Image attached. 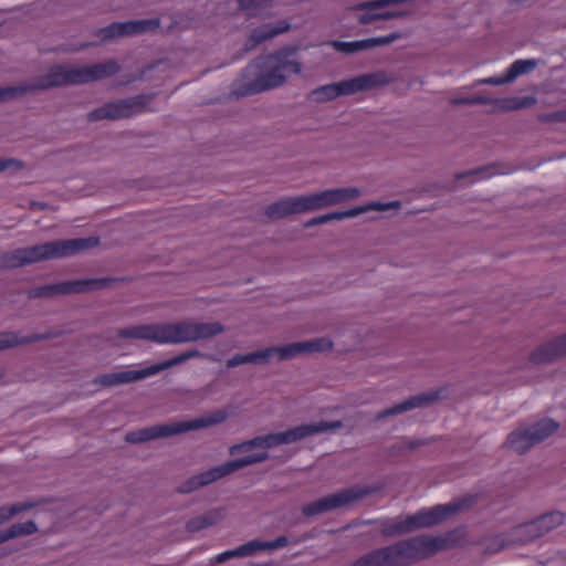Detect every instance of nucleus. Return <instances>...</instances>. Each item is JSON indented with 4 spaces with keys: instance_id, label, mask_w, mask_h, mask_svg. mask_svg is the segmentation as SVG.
I'll use <instances>...</instances> for the list:
<instances>
[{
    "instance_id": "nucleus-34",
    "label": "nucleus",
    "mask_w": 566,
    "mask_h": 566,
    "mask_svg": "<svg viewBox=\"0 0 566 566\" xmlns=\"http://www.w3.org/2000/svg\"><path fill=\"white\" fill-rule=\"evenodd\" d=\"M253 547L251 541L237 547L235 549L227 551L217 555L213 559L210 560V566H214L218 564H222L234 557H245L253 555Z\"/></svg>"
},
{
    "instance_id": "nucleus-9",
    "label": "nucleus",
    "mask_w": 566,
    "mask_h": 566,
    "mask_svg": "<svg viewBox=\"0 0 566 566\" xmlns=\"http://www.w3.org/2000/svg\"><path fill=\"white\" fill-rule=\"evenodd\" d=\"M381 489L382 485L343 489L339 492L325 495L304 504L301 507V513L306 518H313L340 507L350 506L354 502L379 492Z\"/></svg>"
},
{
    "instance_id": "nucleus-35",
    "label": "nucleus",
    "mask_w": 566,
    "mask_h": 566,
    "mask_svg": "<svg viewBox=\"0 0 566 566\" xmlns=\"http://www.w3.org/2000/svg\"><path fill=\"white\" fill-rule=\"evenodd\" d=\"M273 0H238L239 9L250 17H256L273 6Z\"/></svg>"
},
{
    "instance_id": "nucleus-18",
    "label": "nucleus",
    "mask_w": 566,
    "mask_h": 566,
    "mask_svg": "<svg viewBox=\"0 0 566 566\" xmlns=\"http://www.w3.org/2000/svg\"><path fill=\"white\" fill-rule=\"evenodd\" d=\"M147 377L145 368L138 370H123L95 376L92 384L98 388H113L124 384L135 382Z\"/></svg>"
},
{
    "instance_id": "nucleus-25",
    "label": "nucleus",
    "mask_w": 566,
    "mask_h": 566,
    "mask_svg": "<svg viewBox=\"0 0 566 566\" xmlns=\"http://www.w3.org/2000/svg\"><path fill=\"white\" fill-rule=\"evenodd\" d=\"M510 533L514 546H523L542 537L534 518L513 526Z\"/></svg>"
},
{
    "instance_id": "nucleus-26",
    "label": "nucleus",
    "mask_w": 566,
    "mask_h": 566,
    "mask_svg": "<svg viewBox=\"0 0 566 566\" xmlns=\"http://www.w3.org/2000/svg\"><path fill=\"white\" fill-rule=\"evenodd\" d=\"M203 354L200 353L198 349H189L184 353H180L179 355L174 356L170 359H167L165 361L148 366L145 368L147 377L156 375L160 371H164L166 369H169L171 367L181 365L186 363L189 359L202 357Z\"/></svg>"
},
{
    "instance_id": "nucleus-24",
    "label": "nucleus",
    "mask_w": 566,
    "mask_h": 566,
    "mask_svg": "<svg viewBox=\"0 0 566 566\" xmlns=\"http://www.w3.org/2000/svg\"><path fill=\"white\" fill-rule=\"evenodd\" d=\"M224 517L223 509H211L206 511L203 514L190 518L185 528L188 533H196L201 530L211 527L220 523Z\"/></svg>"
},
{
    "instance_id": "nucleus-31",
    "label": "nucleus",
    "mask_w": 566,
    "mask_h": 566,
    "mask_svg": "<svg viewBox=\"0 0 566 566\" xmlns=\"http://www.w3.org/2000/svg\"><path fill=\"white\" fill-rule=\"evenodd\" d=\"M284 346H272L261 350L253 352L252 365H268L272 359L276 358L279 361L286 360L282 356Z\"/></svg>"
},
{
    "instance_id": "nucleus-23",
    "label": "nucleus",
    "mask_w": 566,
    "mask_h": 566,
    "mask_svg": "<svg viewBox=\"0 0 566 566\" xmlns=\"http://www.w3.org/2000/svg\"><path fill=\"white\" fill-rule=\"evenodd\" d=\"M221 478V473L217 465L205 472L198 473L187 479L177 486L176 491L180 494H189L197 491L200 488L207 486L218 481Z\"/></svg>"
},
{
    "instance_id": "nucleus-53",
    "label": "nucleus",
    "mask_w": 566,
    "mask_h": 566,
    "mask_svg": "<svg viewBox=\"0 0 566 566\" xmlns=\"http://www.w3.org/2000/svg\"><path fill=\"white\" fill-rule=\"evenodd\" d=\"M457 189H458V186H457L455 182L448 184V185H442V184L436 182V184L430 185L426 190L427 191H429V190H444V191H448V192H452V191H455Z\"/></svg>"
},
{
    "instance_id": "nucleus-19",
    "label": "nucleus",
    "mask_w": 566,
    "mask_h": 566,
    "mask_svg": "<svg viewBox=\"0 0 566 566\" xmlns=\"http://www.w3.org/2000/svg\"><path fill=\"white\" fill-rule=\"evenodd\" d=\"M333 346L334 344L328 337H318L306 342L290 343L284 345L282 356L287 360L302 354L332 350Z\"/></svg>"
},
{
    "instance_id": "nucleus-46",
    "label": "nucleus",
    "mask_w": 566,
    "mask_h": 566,
    "mask_svg": "<svg viewBox=\"0 0 566 566\" xmlns=\"http://www.w3.org/2000/svg\"><path fill=\"white\" fill-rule=\"evenodd\" d=\"M49 502H50L49 500H41L39 503L28 501V502L13 504L11 506H8V509H9L10 516L12 518L15 514L29 511L39 504L49 503Z\"/></svg>"
},
{
    "instance_id": "nucleus-51",
    "label": "nucleus",
    "mask_w": 566,
    "mask_h": 566,
    "mask_svg": "<svg viewBox=\"0 0 566 566\" xmlns=\"http://www.w3.org/2000/svg\"><path fill=\"white\" fill-rule=\"evenodd\" d=\"M515 99V111L531 108L536 105L537 98L534 96H525V97H514Z\"/></svg>"
},
{
    "instance_id": "nucleus-11",
    "label": "nucleus",
    "mask_w": 566,
    "mask_h": 566,
    "mask_svg": "<svg viewBox=\"0 0 566 566\" xmlns=\"http://www.w3.org/2000/svg\"><path fill=\"white\" fill-rule=\"evenodd\" d=\"M344 427L343 421H319L317 423L301 424L291 428L284 432L269 433L259 437L261 441V449H270L281 444H290L301 441L310 436L326 432L328 430H337Z\"/></svg>"
},
{
    "instance_id": "nucleus-2",
    "label": "nucleus",
    "mask_w": 566,
    "mask_h": 566,
    "mask_svg": "<svg viewBox=\"0 0 566 566\" xmlns=\"http://www.w3.org/2000/svg\"><path fill=\"white\" fill-rule=\"evenodd\" d=\"M298 50V45H286L251 60L232 82L231 95L241 98L283 86L287 81V71L294 74L302 72V64L296 59Z\"/></svg>"
},
{
    "instance_id": "nucleus-54",
    "label": "nucleus",
    "mask_w": 566,
    "mask_h": 566,
    "mask_svg": "<svg viewBox=\"0 0 566 566\" xmlns=\"http://www.w3.org/2000/svg\"><path fill=\"white\" fill-rule=\"evenodd\" d=\"M405 451H407L406 442H399L390 446L387 452L389 457H395L402 454Z\"/></svg>"
},
{
    "instance_id": "nucleus-45",
    "label": "nucleus",
    "mask_w": 566,
    "mask_h": 566,
    "mask_svg": "<svg viewBox=\"0 0 566 566\" xmlns=\"http://www.w3.org/2000/svg\"><path fill=\"white\" fill-rule=\"evenodd\" d=\"M515 99L514 97H503V98H495L494 99V108L491 111V113L496 112H513L515 111Z\"/></svg>"
},
{
    "instance_id": "nucleus-29",
    "label": "nucleus",
    "mask_w": 566,
    "mask_h": 566,
    "mask_svg": "<svg viewBox=\"0 0 566 566\" xmlns=\"http://www.w3.org/2000/svg\"><path fill=\"white\" fill-rule=\"evenodd\" d=\"M96 35L101 39L102 42H107L119 38L133 36L129 21L113 22L105 28L99 29L96 32Z\"/></svg>"
},
{
    "instance_id": "nucleus-44",
    "label": "nucleus",
    "mask_w": 566,
    "mask_h": 566,
    "mask_svg": "<svg viewBox=\"0 0 566 566\" xmlns=\"http://www.w3.org/2000/svg\"><path fill=\"white\" fill-rule=\"evenodd\" d=\"M255 448H261V441H260L259 437H255L251 440H248L242 443L234 444V446L230 447L229 453L231 455H235L240 452H245V451H249V450L255 449Z\"/></svg>"
},
{
    "instance_id": "nucleus-41",
    "label": "nucleus",
    "mask_w": 566,
    "mask_h": 566,
    "mask_svg": "<svg viewBox=\"0 0 566 566\" xmlns=\"http://www.w3.org/2000/svg\"><path fill=\"white\" fill-rule=\"evenodd\" d=\"M329 46H332L337 52L344 53V54H354L360 51H364L363 49V42L359 41H353V42H343L338 40H331L327 42Z\"/></svg>"
},
{
    "instance_id": "nucleus-61",
    "label": "nucleus",
    "mask_w": 566,
    "mask_h": 566,
    "mask_svg": "<svg viewBox=\"0 0 566 566\" xmlns=\"http://www.w3.org/2000/svg\"><path fill=\"white\" fill-rule=\"evenodd\" d=\"M361 42H363L364 50H370V49L376 48L375 38L365 39V40H361Z\"/></svg>"
},
{
    "instance_id": "nucleus-57",
    "label": "nucleus",
    "mask_w": 566,
    "mask_h": 566,
    "mask_svg": "<svg viewBox=\"0 0 566 566\" xmlns=\"http://www.w3.org/2000/svg\"><path fill=\"white\" fill-rule=\"evenodd\" d=\"M452 105H473V97H458L451 99Z\"/></svg>"
},
{
    "instance_id": "nucleus-3",
    "label": "nucleus",
    "mask_w": 566,
    "mask_h": 566,
    "mask_svg": "<svg viewBox=\"0 0 566 566\" xmlns=\"http://www.w3.org/2000/svg\"><path fill=\"white\" fill-rule=\"evenodd\" d=\"M226 331L219 322L203 323L180 321L176 323H155L134 325L117 331L124 339H140L157 344H184L207 340Z\"/></svg>"
},
{
    "instance_id": "nucleus-50",
    "label": "nucleus",
    "mask_w": 566,
    "mask_h": 566,
    "mask_svg": "<svg viewBox=\"0 0 566 566\" xmlns=\"http://www.w3.org/2000/svg\"><path fill=\"white\" fill-rule=\"evenodd\" d=\"M499 168H503V170L501 171L502 174H507V172L513 170L512 167L505 166L502 163H493V164H490V165H486V166H482V167H479V168H475V169H471L470 171L472 172V176H474V175H479V174L485 172V171H488L490 169H499Z\"/></svg>"
},
{
    "instance_id": "nucleus-56",
    "label": "nucleus",
    "mask_w": 566,
    "mask_h": 566,
    "mask_svg": "<svg viewBox=\"0 0 566 566\" xmlns=\"http://www.w3.org/2000/svg\"><path fill=\"white\" fill-rule=\"evenodd\" d=\"M494 99L495 98L478 95V96L473 97V105H475V104H480V105L493 104L494 105Z\"/></svg>"
},
{
    "instance_id": "nucleus-48",
    "label": "nucleus",
    "mask_w": 566,
    "mask_h": 566,
    "mask_svg": "<svg viewBox=\"0 0 566 566\" xmlns=\"http://www.w3.org/2000/svg\"><path fill=\"white\" fill-rule=\"evenodd\" d=\"M538 120L543 123H566V109L541 114Z\"/></svg>"
},
{
    "instance_id": "nucleus-64",
    "label": "nucleus",
    "mask_w": 566,
    "mask_h": 566,
    "mask_svg": "<svg viewBox=\"0 0 566 566\" xmlns=\"http://www.w3.org/2000/svg\"><path fill=\"white\" fill-rule=\"evenodd\" d=\"M251 566H279L274 562L263 563V564H252Z\"/></svg>"
},
{
    "instance_id": "nucleus-4",
    "label": "nucleus",
    "mask_w": 566,
    "mask_h": 566,
    "mask_svg": "<svg viewBox=\"0 0 566 566\" xmlns=\"http://www.w3.org/2000/svg\"><path fill=\"white\" fill-rule=\"evenodd\" d=\"M99 237L57 239L30 247L18 248L0 254V271L24 268L39 262L64 259L94 249Z\"/></svg>"
},
{
    "instance_id": "nucleus-37",
    "label": "nucleus",
    "mask_w": 566,
    "mask_h": 566,
    "mask_svg": "<svg viewBox=\"0 0 566 566\" xmlns=\"http://www.w3.org/2000/svg\"><path fill=\"white\" fill-rule=\"evenodd\" d=\"M130 29L133 35L145 34L155 32L160 28V19H144V20H130Z\"/></svg>"
},
{
    "instance_id": "nucleus-28",
    "label": "nucleus",
    "mask_w": 566,
    "mask_h": 566,
    "mask_svg": "<svg viewBox=\"0 0 566 566\" xmlns=\"http://www.w3.org/2000/svg\"><path fill=\"white\" fill-rule=\"evenodd\" d=\"M301 199L304 213L333 207L327 189L319 192L301 195Z\"/></svg>"
},
{
    "instance_id": "nucleus-59",
    "label": "nucleus",
    "mask_w": 566,
    "mask_h": 566,
    "mask_svg": "<svg viewBox=\"0 0 566 566\" xmlns=\"http://www.w3.org/2000/svg\"><path fill=\"white\" fill-rule=\"evenodd\" d=\"M30 208L33 209V210L34 209L46 210V209H50L51 207L46 202L31 201L30 202Z\"/></svg>"
},
{
    "instance_id": "nucleus-13",
    "label": "nucleus",
    "mask_w": 566,
    "mask_h": 566,
    "mask_svg": "<svg viewBox=\"0 0 566 566\" xmlns=\"http://www.w3.org/2000/svg\"><path fill=\"white\" fill-rule=\"evenodd\" d=\"M400 207H401L400 201H390V202H386V203L374 201V202H369V203L360 206V207H355L349 210L333 211V212H328L323 216L314 217V218L307 220L304 223V227L311 228V227L321 226V224H324V223H327L331 221H338V220H343L346 218H354V217H357V216L368 212V211H387L390 209L398 210Z\"/></svg>"
},
{
    "instance_id": "nucleus-33",
    "label": "nucleus",
    "mask_w": 566,
    "mask_h": 566,
    "mask_svg": "<svg viewBox=\"0 0 566 566\" xmlns=\"http://www.w3.org/2000/svg\"><path fill=\"white\" fill-rule=\"evenodd\" d=\"M333 206L346 203L360 197L361 190L357 187L327 189Z\"/></svg>"
},
{
    "instance_id": "nucleus-6",
    "label": "nucleus",
    "mask_w": 566,
    "mask_h": 566,
    "mask_svg": "<svg viewBox=\"0 0 566 566\" xmlns=\"http://www.w3.org/2000/svg\"><path fill=\"white\" fill-rule=\"evenodd\" d=\"M478 501L476 495L465 496L444 505L422 510L405 520L384 521L380 534L384 537H396L412 533L420 528H429L441 524L450 517L471 509Z\"/></svg>"
},
{
    "instance_id": "nucleus-58",
    "label": "nucleus",
    "mask_w": 566,
    "mask_h": 566,
    "mask_svg": "<svg viewBox=\"0 0 566 566\" xmlns=\"http://www.w3.org/2000/svg\"><path fill=\"white\" fill-rule=\"evenodd\" d=\"M11 520L8 506H0V525Z\"/></svg>"
},
{
    "instance_id": "nucleus-14",
    "label": "nucleus",
    "mask_w": 566,
    "mask_h": 566,
    "mask_svg": "<svg viewBox=\"0 0 566 566\" xmlns=\"http://www.w3.org/2000/svg\"><path fill=\"white\" fill-rule=\"evenodd\" d=\"M394 80L385 71L366 73L338 82L340 95L347 96L388 85Z\"/></svg>"
},
{
    "instance_id": "nucleus-63",
    "label": "nucleus",
    "mask_w": 566,
    "mask_h": 566,
    "mask_svg": "<svg viewBox=\"0 0 566 566\" xmlns=\"http://www.w3.org/2000/svg\"><path fill=\"white\" fill-rule=\"evenodd\" d=\"M254 455H255V459H258V463H261L270 458L268 452H261V453H258Z\"/></svg>"
},
{
    "instance_id": "nucleus-8",
    "label": "nucleus",
    "mask_w": 566,
    "mask_h": 566,
    "mask_svg": "<svg viewBox=\"0 0 566 566\" xmlns=\"http://www.w3.org/2000/svg\"><path fill=\"white\" fill-rule=\"evenodd\" d=\"M558 429L559 423L551 418H543L530 424H520L509 433L503 448L523 455L554 436Z\"/></svg>"
},
{
    "instance_id": "nucleus-5",
    "label": "nucleus",
    "mask_w": 566,
    "mask_h": 566,
    "mask_svg": "<svg viewBox=\"0 0 566 566\" xmlns=\"http://www.w3.org/2000/svg\"><path fill=\"white\" fill-rule=\"evenodd\" d=\"M119 71L120 66L115 60L78 67L67 64H55L45 74L24 83L28 94L53 87L81 85L104 80L117 74Z\"/></svg>"
},
{
    "instance_id": "nucleus-39",
    "label": "nucleus",
    "mask_w": 566,
    "mask_h": 566,
    "mask_svg": "<svg viewBox=\"0 0 566 566\" xmlns=\"http://www.w3.org/2000/svg\"><path fill=\"white\" fill-rule=\"evenodd\" d=\"M27 336H18L14 332L0 333V350L27 345Z\"/></svg>"
},
{
    "instance_id": "nucleus-60",
    "label": "nucleus",
    "mask_w": 566,
    "mask_h": 566,
    "mask_svg": "<svg viewBox=\"0 0 566 566\" xmlns=\"http://www.w3.org/2000/svg\"><path fill=\"white\" fill-rule=\"evenodd\" d=\"M361 42H363L364 50H370V49L376 48L375 38L365 39V40H361Z\"/></svg>"
},
{
    "instance_id": "nucleus-20",
    "label": "nucleus",
    "mask_w": 566,
    "mask_h": 566,
    "mask_svg": "<svg viewBox=\"0 0 566 566\" xmlns=\"http://www.w3.org/2000/svg\"><path fill=\"white\" fill-rule=\"evenodd\" d=\"M291 30V24L287 20H281L276 23H268L263 24L259 28L252 30L249 40L244 46V51H250L254 49L256 45L261 44L264 41L271 40L279 34L289 32Z\"/></svg>"
},
{
    "instance_id": "nucleus-10",
    "label": "nucleus",
    "mask_w": 566,
    "mask_h": 566,
    "mask_svg": "<svg viewBox=\"0 0 566 566\" xmlns=\"http://www.w3.org/2000/svg\"><path fill=\"white\" fill-rule=\"evenodd\" d=\"M155 97V94H139L136 96L113 101L103 104L87 114V120H115L128 118L136 113L142 112Z\"/></svg>"
},
{
    "instance_id": "nucleus-40",
    "label": "nucleus",
    "mask_w": 566,
    "mask_h": 566,
    "mask_svg": "<svg viewBox=\"0 0 566 566\" xmlns=\"http://www.w3.org/2000/svg\"><path fill=\"white\" fill-rule=\"evenodd\" d=\"M25 94L27 90L24 82L15 86H0V103H7L17 99Z\"/></svg>"
},
{
    "instance_id": "nucleus-42",
    "label": "nucleus",
    "mask_w": 566,
    "mask_h": 566,
    "mask_svg": "<svg viewBox=\"0 0 566 566\" xmlns=\"http://www.w3.org/2000/svg\"><path fill=\"white\" fill-rule=\"evenodd\" d=\"M251 543H252L253 552L255 554L256 552H261V551H272V549L284 547L287 545L289 539L286 536L282 535V536H279L277 538H275L274 541L261 542V541L254 539V541H251Z\"/></svg>"
},
{
    "instance_id": "nucleus-62",
    "label": "nucleus",
    "mask_w": 566,
    "mask_h": 566,
    "mask_svg": "<svg viewBox=\"0 0 566 566\" xmlns=\"http://www.w3.org/2000/svg\"><path fill=\"white\" fill-rule=\"evenodd\" d=\"M472 176V172L470 170H467V171H462V172H457L454 175V180H462L464 178H468V177H471Z\"/></svg>"
},
{
    "instance_id": "nucleus-43",
    "label": "nucleus",
    "mask_w": 566,
    "mask_h": 566,
    "mask_svg": "<svg viewBox=\"0 0 566 566\" xmlns=\"http://www.w3.org/2000/svg\"><path fill=\"white\" fill-rule=\"evenodd\" d=\"M25 168V163L18 158L1 157L0 158V172L6 170L20 171Z\"/></svg>"
},
{
    "instance_id": "nucleus-1",
    "label": "nucleus",
    "mask_w": 566,
    "mask_h": 566,
    "mask_svg": "<svg viewBox=\"0 0 566 566\" xmlns=\"http://www.w3.org/2000/svg\"><path fill=\"white\" fill-rule=\"evenodd\" d=\"M465 536V527H457L440 536L423 534L408 537L360 555L352 566H412L455 547Z\"/></svg>"
},
{
    "instance_id": "nucleus-49",
    "label": "nucleus",
    "mask_w": 566,
    "mask_h": 566,
    "mask_svg": "<svg viewBox=\"0 0 566 566\" xmlns=\"http://www.w3.org/2000/svg\"><path fill=\"white\" fill-rule=\"evenodd\" d=\"M437 441H438V439L436 437L409 440L406 442L407 451L413 452L419 448L431 446Z\"/></svg>"
},
{
    "instance_id": "nucleus-27",
    "label": "nucleus",
    "mask_w": 566,
    "mask_h": 566,
    "mask_svg": "<svg viewBox=\"0 0 566 566\" xmlns=\"http://www.w3.org/2000/svg\"><path fill=\"white\" fill-rule=\"evenodd\" d=\"M59 295H69L67 281L59 282L55 284H46L27 291V297L30 300L54 298Z\"/></svg>"
},
{
    "instance_id": "nucleus-15",
    "label": "nucleus",
    "mask_w": 566,
    "mask_h": 566,
    "mask_svg": "<svg viewBox=\"0 0 566 566\" xmlns=\"http://www.w3.org/2000/svg\"><path fill=\"white\" fill-rule=\"evenodd\" d=\"M566 358V333L539 346L530 354L534 365H545Z\"/></svg>"
},
{
    "instance_id": "nucleus-32",
    "label": "nucleus",
    "mask_w": 566,
    "mask_h": 566,
    "mask_svg": "<svg viewBox=\"0 0 566 566\" xmlns=\"http://www.w3.org/2000/svg\"><path fill=\"white\" fill-rule=\"evenodd\" d=\"M342 96L338 82L319 86L313 90L308 97L316 103H325Z\"/></svg>"
},
{
    "instance_id": "nucleus-7",
    "label": "nucleus",
    "mask_w": 566,
    "mask_h": 566,
    "mask_svg": "<svg viewBox=\"0 0 566 566\" xmlns=\"http://www.w3.org/2000/svg\"><path fill=\"white\" fill-rule=\"evenodd\" d=\"M228 413L224 410H216L208 416H202L190 421L170 422L137 429L125 434V441L132 444H140L147 441L169 438L192 430L213 427L224 422Z\"/></svg>"
},
{
    "instance_id": "nucleus-55",
    "label": "nucleus",
    "mask_w": 566,
    "mask_h": 566,
    "mask_svg": "<svg viewBox=\"0 0 566 566\" xmlns=\"http://www.w3.org/2000/svg\"><path fill=\"white\" fill-rule=\"evenodd\" d=\"M244 364L243 354H235L226 361L227 368H234Z\"/></svg>"
},
{
    "instance_id": "nucleus-52",
    "label": "nucleus",
    "mask_w": 566,
    "mask_h": 566,
    "mask_svg": "<svg viewBox=\"0 0 566 566\" xmlns=\"http://www.w3.org/2000/svg\"><path fill=\"white\" fill-rule=\"evenodd\" d=\"M400 38H401V33H399V32H394L386 36L375 38L376 48L391 44L392 42H395L396 40H398Z\"/></svg>"
},
{
    "instance_id": "nucleus-36",
    "label": "nucleus",
    "mask_w": 566,
    "mask_h": 566,
    "mask_svg": "<svg viewBox=\"0 0 566 566\" xmlns=\"http://www.w3.org/2000/svg\"><path fill=\"white\" fill-rule=\"evenodd\" d=\"M256 463H258V459H255L254 454H251V455H247V457H243V458H240L237 460H232V461L222 463V464L218 465V468L221 473V476L223 478V476H227L240 469H243L245 467L256 464Z\"/></svg>"
},
{
    "instance_id": "nucleus-17",
    "label": "nucleus",
    "mask_w": 566,
    "mask_h": 566,
    "mask_svg": "<svg viewBox=\"0 0 566 566\" xmlns=\"http://www.w3.org/2000/svg\"><path fill=\"white\" fill-rule=\"evenodd\" d=\"M133 279L128 276L123 277H97V279H82L67 281L69 295L70 294H85L94 291L112 289L118 282H132Z\"/></svg>"
},
{
    "instance_id": "nucleus-12",
    "label": "nucleus",
    "mask_w": 566,
    "mask_h": 566,
    "mask_svg": "<svg viewBox=\"0 0 566 566\" xmlns=\"http://www.w3.org/2000/svg\"><path fill=\"white\" fill-rule=\"evenodd\" d=\"M444 392V388H439L437 390L426 391L418 394L416 396H411L408 399L395 406H391L387 409L377 412L374 417V421L379 422L387 418L401 415L416 408L429 407L439 401L440 399H443L446 397Z\"/></svg>"
},
{
    "instance_id": "nucleus-16",
    "label": "nucleus",
    "mask_w": 566,
    "mask_h": 566,
    "mask_svg": "<svg viewBox=\"0 0 566 566\" xmlns=\"http://www.w3.org/2000/svg\"><path fill=\"white\" fill-rule=\"evenodd\" d=\"M303 205L301 195L294 197H283L270 205L263 210L264 222H275L294 214H302Z\"/></svg>"
},
{
    "instance_id": "nucleus-47",
    "label": "nucleus",
    "mask_w": 566,
    "mask_h": 566,
    "mask_svg": "<svg viewBox=\"0 0 566 566\" xmlns=\"http://www.w3.org/2000/svg\"><path fill=\"white\" fill-rule=\"evenodd\" d=\"M63 335V331H48L42 334H31L27 336L28 344L38 343L41 340L57 338Z\"/></svg>"
},
{
    "instance_id": "nucleus-21",
    "label": "nucleus",
    "mask_w": 566,
    "mask_h": 566,
    "mask_svg": "<svg viewBox=\"0 0 566 566\" xmlns=\"http://www.w3.org/2000/svg\"><path fill=\"white\" fill-rule=\"evenodd\" d=\"M473 545L483 547V555H494L510 547H514L510 530L503 533L485 534L473 542Z\"/></svg>"
},
{
    "instance_id": "nucleus-38",
    "label": "nucleus",
    "mask_w": 566,
    "mask_h": 566,
    "mask_svg": "<svg viewBox=\"0 0 566 566\" xmlns=\"http://www.w3.org/2000/svg\"><path fill=\"white\" fill-rule=\"evenodd\" d=\"M7 536L10 539L32 535L38 532V526L33 521H27L24 523L12 524L6 530Z\"/></svg>"
},
{
    "instance_id": "nucleus-22",
    "label": "nucleus",
    "mask_w": 566,
    "mask_h": 566,
    "mask_svg": "<svg viewBox=\"0 0 566 566\" xmlns=\"http://www.w3.org/2000/svg\"><path fill=\"white\" fill-rule=\"evenodd\" d=\"M535 60H517L515 61L506 74L501 77H488L480 80L479 84H488V85H504L513 82L516 77L523 74L531 73L536 67Z\"/></svg>"
},
{
    "instance_id": "nucleus-30",
    "label": "nucleus",
    "mask_w": 566,
    "mask_h": 566,
    "mask_svg": "<svg viewBox=\"0 0 566 566\" xmlns=\"http://www.w3.org/2000/svg\"><path fill=\"white\" fill-rule=\"evenodd\" d=\"M541 535L544 536L564 523L565 515L559 511H552L534 518Z\"/></svg>"
}]
</instances>
